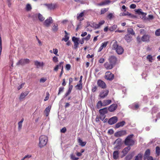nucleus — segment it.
Masks as SVG:
<instances>
[{
	"instance_id": "nucleus-1",
	"label": "nucleus",
	"mask_w": 160,
	"mask_h": 160,
	"mask_svg": "<svg viewBox=\"0 0 160 160\" xmlns=\"http://www.w3.org/2000/svg\"><path fill=\"white\" fill-rule=\"evenodd\" d=\"M112 47L113 49L115 50L118 54L121 55L123 53V48L121 46L118 45L116 41L114 42Z\"/></svg>"
},
{
	"instance_id": "nucleus-2",
	"label": "nucleus",
	"mask_w": 160,
	"mask_h": 160,
	"mask_svg": "<svg viewBox=\"0 0 160 160\" xmlns=\"http://www.w3.org/2000/svg\"><path fill=\"white\" fill-rule=\"evenodd\" d=\"M39 146L40 148L44 146L46 144L48 140L47 136L45 135H41L39 139Z\"/></svg>"
},
{
	"instance_id": "nucleus-3",
	"label": "nucleus",
	"mask_w": 160,
	"mask_h": 160,
	"mask_svg": "<svg viewBox=\"0 0 160 160\" xmlns=\"http://www.w3.org/2000/svg\"><path fill=\"white\" fill-rule=\"evenodd\" d=\"M134 136L133 134H131L128 135L124 140V144L126 146H132L134 143V141L132 139Z\"/></svg>"
},
{
	"instance_id": "nucleus-4",
	"label": "nucleus",
	"mask_w": 160,
	"mask_h": 160,
	"mask_svg": "<svg viewBox=\"0 0 160 160\" xmlns=\"http://www.w3.org/2000/svg\"><path fill=\"white\" fill-rule=\"evenodd\" d=\"M114 78V75L110 72L108 71L106 72L105 76V78L108 80L112 81Z\"/></svg>"
},
{
	"instance_id": "nucleus-5",
	"label": "nucleus",
	"mask_w": 160,
	"mask_h": 160,
	"mask_svg": "<svg viewBox=\"0 0 160 160\" xmlns=\"http://www.w3.org/2000/svg\"><path fill=\"white\" fill-rule=\"evenodd\" d=\"M126 134V130H123L116 132L114 134V136L116 137H118L125 136Z\"/></svg>"
},
{
	"instance_id": "nucleus-6",
	"label": "nucleus",
	"mask_w": 160,
	"mask_h": 160,
	"mask_svg": "<svg viewBox=\"0 0 160 160\" xmlns=\"http://www.w3.org/2000/svg\"><path fill=\"white\" fill-rule=\"evenodd\" d=\"M53 22V20L51 17L47 18L43 22L44 25L46 27H49L50 24Z\"/></svg>"
},
{
	"instance_id": "nucleus-7",
	"label": "nucleus",
	"mask_w": 160,
	"mask_h": 160,
	"mask_svg": "<svg viewBox=\"0 0 160 160\" xmlns=\"http://www.w3.org/2000/svg\"><path fill=\"white\" fill-rule=\"evenodd\" d=\"M118 121V118L116 116H113L109 119L108 122L109 125H112L116 123Z\"/></svg>"
},
{
	"instance_id": "nucleus-8",
	"label": "nucleus",
	"mask_w": 160,
	"mask_h": 160,
	"mask_svg": "<svg viewBox=\"0 0 160 160\" xmlns=\"http://www.w3.org/2000/svg\"><path fill=\"white\" fill-rule=\"evenodd\" d=\"M29 60L28 59H22L19 60L18 62L16 63L17 65H23L29 63Z\"/></svg>"
},
{
	"instance_id": "nucleus-9",
	"label": "nucleus",
	"mask_w": 160,
	"mask_h": 160,
	"mask_svg": "<svg viewBox=\"0 0 160 160\" xmlns=\"http://www.w3.org/2000/svg\"><path fill=\"white\" fill-rule=\"evenodd\" d=\"M109 62L114 66L116 62L117 58L116 57L114 56H111L109 59Z\"/></svg>"
},
{
	"instance_id": "nucleus-10",
	"label": "nucleus",
	"mask_w": 160,
	"mask_h": 160,
	"mask_svg": "<svg viewBox=\"0 0 160 160\" xmlns=\"http://www.w3.org/2000/svg\"><path fill=\"white\" fill-rule=\"evenodd\" d=\"M97 83L99 87L102 88L104 89L106 87V85L105 83L101 80H98L97 81Z\"/></svg>"
},
{
	"instance_id": "nucleus-11",
	"label": "nucleus",
	"mask_w": 160,
	"mask_h": 160,
	"mask_svg": "<svg viewBox=\"0 0 160 160\" xmlns=\"http://www.w3.org/2000/svg\"><path fill=\"white\" fill-rule=\"evenodd\" d=\"M117 106L116 104H113L108 107V110L110 112H113L117 108Z\"/></svg>"
},
{
	"instance_id": "nucleus-12",
	"label": "nucleus",
	"mask_w": 160,
	"mask_h": 160,
	"mask_svg": "<svg viewBox=\"0 0 160 160\" xmlns=\"http://www.w3.org/2000/svg\"><path fill=\"white\" fill-rule=\"evenodd\" d=\"M108 109L107 107L104 108H103L100 109L99 110V112L100 115H105L108 112Z\"/></svg>"
},
{
	"instance_id": "nucleus-13",
	"label": "nucleus",
	"mask_w": 160,
	"mask_h": 160,
	"mask_svg": "<svg viewBox=\"0 0 160 160\" xmlns=\"http://www.w3.org/2000/svg\"><path fill=\"white\" fill-rule=\"evenodd\" d=\"M109 91L108 90H106L101 92L99 95V97L101 98H103L107 96L108 93Z\"/></svg>"
},
{
	"instance_id": "nucleus-14",
	"label": "nucleus",
	"mask_w": 160,
	"mask_h": 160,
	"mask_svg": "<svg viewBox=\"0 0 160 160\" xmlns=\"http://www.w3.org/2000/svg\"><path fill=\"white\" fill-rule=\"evenodd\" d=\"M104 66V67L107 69H111L113 68L114 65L109 62H105Z\"/></svg>"
},
{
	"instance_id": "nucleus-15",
	"label": "nucleus",
	"mask_w": 160,
	"mask_h": 160,
	"mask_svg": "<svg viewBox=\"0 0 160 160\" xmlns=\"http://www.w3.org/2000/svg\"><path fill=\"white\" fill-rule=\"evenodd\" d=\"M124 38L127 42H130L132 40V37L129 34H127L124 37Z\"/></svg>"
},
{
	"instance_id": "nucleus-16",
	"label": "nucleus",
	"mask_w": 160,
	"mask_h": 160,
	"mask_svg": "<svg viewBox=\"0 0 160 160\" xmlns=\"http://www.w3.org/2000/svg\"><path fill=\"white\" fill-rule=\"evenodd\" d=\"M149 35L144 34L142 37L141 40L143 42H148L149 41Z\"/></svg>"
},
{
	"instance_id": "nucleus-17",
	"label": "nucleus",
	"mask_w": 160,
	"mask_h": 160,
	"mask_svg": "<svg viewBox=\"0 0 160 160\" xmlns=\"http://www.w3.org/2000/svg\"><path fill=\"white\" fill-rule=\"evenodd\" d=\"M44 5L46 6L48 9L49 10L54 9L56 8V5L55 4H45Z\"/></svg>"
},
{
	"instance_id": "nucleus-18",
	"label": "nucleus",
	"mask_w": 160,
	"mask_h": 160,
	"mask_svg": "<svg viewBox=\"0 0 160 160\" xmlns=\"http://www.w3.org/2000/svg\"><path fill=\"white\" fill-rule=\"evenodd\" d=\"M125 124L126 122L124 121H122L118 122L115 125V128H118L120 127H123L125 125Z\"/></svg>"
},
{
	"instance_id": "nucleus-19",
	"label": "nucleus",
	"mask_w": 160,
	"mask_h": 160,
	"mask_svg": "<svg viewBox=\"0 0 160 160\" xmlns=\"http://www.w3.org/2000/svg\"><path fill=\"white\" fill-rule=\"evenodd\" d=\"M29 92V91H26L24 92H22L21 93L19 97V99L22 100L28 94Z\"/></svg>"
},
{
	"instance_id": "nucleus-20",
	"label": "nucleus",
	"mask_w": 160,
	"mask_h": 160,
	"mask_svg": "<svg viewBox=\"0 0 160 160\" xmlns=\"http://www.w3.org/2000/svg\"><path fill=\"white\" fill-rule=\"evenodd\" d=\"M150 151L149 149H148L145 151L144 154L143 159L144 160L146 159L147 158L150 157Z\"/></svg>"
},
{
	"instance_id": "nucleus-21",
	"label": "nucleus",
	"mask_w": 160,
	"mask_h": 160,
	"mask_svg": "<svg viewBox=\"0 0 160 160\" xmlns=\"http://www.w3.org/2000/svg\"><path fill=\"white\" fill-rule=\"evenodd\" d=\"M131 147L130 146H128L125 148L122 151V152L123 153V155L125 156L128 153V151L130 150Z\"/></svg>"
},
{
	"instance_id": "nucleus-22",
	"label": "nucleus",
	"mask_w": 160,
	"mask_h": 160,
	"mask_svg": "<svg viewBox=\"0 0 160 160\" xmlns=\"http://www.w3.org/2000/svg\"><path fill=\"white\" fill-rule=\"evenodd\" d=\"M78 141L79 143V145L82 147L84 146L87 143L86 142H83L80 138H78Z\"/></svg>"
},
{
	"instance_id": "nucleus-23",
	"label": "nucleus",
	"mask_w": 160,
	"mask_h": 160,
	"mask_svg": "<svg viewBox=\"0 0 160 160\" xmlns=\"http://www.w3.org/2000/svg\"><path fill=\"white\" fill-rule=\"evenodd\" d=\"M110 1L109 0H106L104 2H102L101 3H97V5L98 6H102L106 5L108 4Z\"/></svg>"
},
{
	"instance_id": "nucleus-24",
	"label": "nucleus",
	"mask_w": 160,
	"mask_h": 160,
	"mask_svg": "<svg viewBox=\"0 0 160 160\" xmlns=\"http://www.w3.org/2000/svg\"><path fill=\"white\" fill-rule=\"evenodd\" d=\"M119 157V152L118 151H114L113 152V158L115 159H117Z\"/></svg>"
},
{
	"instance_id": "nucleus-25",
	"label": "nucleus",
	"mask_w": 160,
	"mask_h": 160,
	"mask_svg": "<svg viewBox=\"0 0 160 160\" xmlns=\"http://www.w3.org/2000/svg\"><path fill=\"white\" fill-rule=\"evenodd\" d=\"M129 107L130 108H132V109H137L139 108V106L137 104L133 103L131 105H130Z\"/></svg>"
},
{
	"instance_id": "nucleus-26",
	"label": "nucleus",
	"mask_w": 160,
	"mask_h": 160,
	"mask_svg": "<svg viewBox=\"0 0 160 160\" xmlns=\"http://www.w3.org/2000/svg\"><path fill=\"white\" fill-rule=\"evenodd\" d=\"M34 64L37 67V68H38V67L42 66L43 64V62H41L37 61L34 62Z\"/></svg>"
},
{
	"instance_id": "nucleus-27",
	"label": "nucleus",
	"mask_w": 160,
	"mask_h": 160,
	"mask_svg": "<svg viewBox=\"0 0 160 160\" xmlns=\"http://www.w3.org/2000/svg\"><path fill=\"white\" fill-rule=\"evenodd\" d=\"M51 108V106H49L47 107L45 110L46 115V116H48L49 115L50 109Z\"/></svg>"
},
{
	"instance_id": "nucleus-28",
	"label": "nucleus",
	"mask_w": 160,
	"mask_h": 160,
	"mask_svg": "<svg viewBox=\"0 0 160 160\" xmlns=\"http://www.w3.org/2000/svg\"><path fill=\"white\" fill-rule=\"evenodd\" d=\"M103 106H105L108 105L111 103L112 101L111 100H105L103 101Z\"/></svg>"
},
{
	"instance_id": "nucleus-29",
	"label": "nucleus",
	"mask_w": 160,
	"mask_h": 160,
	"mask_svg": "<svg viewBox=\"0 0 160 160\" xmlns=\"http://www.w3.org/2000/svg\"><path fill=\"white\" fill-rule=\"evenodd\" d=\"M142 154L141 153H139L135 157V160H142Z\"/></svg>"
},
{
	"instance_id": "nucleus-30",
	"label": "nucleus",
	"mask_w": 160,
	"mask_h": 160,
	"mask_svg": "<svg viewBox=\"0 0 160 160\" xmlns=\"http://www.w3.org/2000/svg\"><path fill=\"white\" fill-rule=\"evenodd\" d=\"M120 15L122 16L127 15V16H130L131 17H133L132 14L131 13H130L128 12H123V13H121L120 14Z\"/></svg>"
},
{
	"instance_id": "nucleus-31",
	"label": "nucleus",
	"mask_w": 160,
	"mask_h": 160,
	"mask_svg": "<svg viewBox=\"0 0 160 160\" xmlns=\"http://www.w3.org/2000/svg\"><path fill=\"white\" fill-rule=\"evenodd\" d=\"M85 12V11H83L82 12H81L80 14H78L77 15V18L78 20H79L80 18L82 17L84 15V13Z\"/></svg>"
},
{
	"instance_id": "nucleus-32",
	"label": "nucleus",
	"mask_w": 160,
	"mask_h": 160,
	"mask_svg": "<svg viewBox=\"0 0 160 160\" xmlns=\"http://www.w3.org/2000/svg\"><path fill=\"white\" fill-rule=\"evenodd\" d=\"M158 111V108L156 106H154L152 108V114L153 115V113H155Z\"/></svg>"
},
{
	"instance_id": "nucleus-33",
	"label": "nucleus",
	"mask_w": 160,
	"mask_h": 160,
	"mask_svg": "<svg viewBox=\"0 0 160 160\" xmlns=\"http://www.w3.org/2000/svg\"><path fill=\"white\" fill-rule=\"evenodd\" d=\"M122 139L120 138H118L113 143V144L117 143V144L122 145L121 144Z\"/></svg>"
},
{
	"instance_id": "nucleus-34",
	"label": "nucleus",
	"mask_w": 160,
	"mask_h": 160,
	"mask_svg": "<svg viewBox=\"0 0 160 160\" xmlns=\"http://www.w3.org/2000/svg\"><path fill=\"white\" fill-rule=\"evenodd\" d=\"M127 31L128 33V34H131L132 35L135 34V32L133 31V30L132 28H128L127 29Z\"/></svg>"
},
{
	"instance_id": "nucleus-35",
	"label": "nucleus",
	"mask_w": 160,
	"mask_h": 160,
	"mask_svg": "<svg viewBox=\"0 0 160 160\" xmlns=\"http://www.w3.org/2000/svg\"><path fill=\"white\" fill-rule=\"evenodd\" d=\"M117 28V26L114 24L109 28V30L110 31H113Z\"/></svg>"
},
{
	"instance_id": "nucleus-36",
	"label": "nucleus",
	"mask_w": 160,
	"mask_h": 160,
	"mask_svg": "<svg viewBox=\"0 0 160 160\" xmlns=\"http://www.w3.org/2000/svg\"><path fill=\"white\" fill-rule=\"evenodd\" d=\"M38 16L39 20L41 22L43 21L45 19L44 18L40 13L38 14Z\"/></svg>"
},
{
	"instance_id": "nucleus-37",
	"label": "nucleus",
	"mask_w": 160,
	"mask_h": 160,
	"mask_svg": "<svg viewBox=\"0 0 160 160\" xmlns=\"http://www.w3.org/2000/svg\"><path fill=\"white\" fill-rule=\"evenodd\" d=\"M58 25L57 24L56 25H54L53 26L52 30L54 32H56L58 30Z\"/></svg>"
},
{
	"instance_id": "nucleus-38",
	"label": "nucleus",
	"mask_w": 160,
	"mask_h": 160,
	"mask_svg": "<svg viewBox=\"0 0 160 160\" xmlns=\"http://www.w3.org/2000/svg\"><path fill=\"white\" fill-rule=\"evenodd\" d=\"M156 153L157 156H159L160 154V148L158 146L156 147Z\"/></svg>"
},
{
	"instance_id": "nucleus-39",
	"label": "nucleus",
	"mask_w": 160,
	"mask_h": 160,
	"mask_svg": "<svg viewBox=\"0 0 160 160\" xmlns=\"http://www.w3.org/2000/svg\"><path fill=\"white\" fill-rule=\"evenodd\" d=\"M122 145L117 144L113 148V149L115 150H120L121 148Z\"/></svg>"
},
{
	"instance_id": "nucleus-40",
	"label": "nucleus",
	"mask_w": 160,
	"mask_h": 160,
	"mask_svg": "<svg viewBox=\"0 0 160 160\" xmlns=\"http://www.w3.org/2000/svg\"><path fill=\"white\" fill-rule=\"evenodd\" d=\"M75 88L77 89L81 90L82 88V84H78L77 85L75 86Z\"/></svg>"
},
{
	"instance_id": "nucleus-41",
	"label": "nucleus",
	"mask_w": 160,
	"mask_h": 160,
	"mask_svg": "<svg viewBox=\"0 0 160 160\" xmlns=\"http://www.w3.org/2000/svg\"><path fill=\"white\" fill-rule=\"evenodd\" d=\"M72 40L73 42H79V38L73 37L72 38Z\"/></svg>"
},
{
	"instance_id": "nucleus-42",
	"label": "nucleus",
	"mask_w": 160,
	"mask_h": 160,
	"mask_svg": "<svg viewBox=\"0 0 160 160\" xmlns=\"http://www.w3.org/2000/svg\"><path fill=\"white\" fill-rule=\"evenodd\" d=\"M132 156L131 154L127 155L125 158V160H130L132 158Z\"/></svg>"
},
{
	"instance_id": "nucleus-43",
	"label": "nucleus",
	"mask_w": 160,
	"mask_h": 160,
	"mask_svg": "<svg viewBox=\"0 0 160 160\" xmlns=\"http://www.w3.org/2000/svg\"><path fill=\"white\" fill-rule=\"evenodd\" d=\"M155 35L156 36H160V28L156 30L155 32Z\"/></svg>"
},
{
	"instance_id": "nucleus-44",
	"label": "nucleus",
	"mask_w": 160,
	"mask_h": 160,
	"mask_svg": "<svg viewBox=\"0 0 160 160\" xmlns=\"http://www.w3.org/2000/svg\"><path fill=\"white\" fill-rule=\"evenodd\" d=\"M32 9L31 5L29 4H27L26 5V9L28 11H29Z\"/></svg>"
},
{
	"instance_id": "nucleus-45",
	"label": "nucleus",
	"mask_w": 160,
	"mask_h": 160,
	"mask_svg": "<svg viewBox=\"0 0 160 160\" xmlns=\"http://www.w3.org/2000/svg\"><path fill=\"white\" fill-rule=\"evenodd\" d=\"M147 59L148 60V61L150 62H152V56L151 55H148L147 56Z\"/></svg>"
},
{
	"instance_id": "nucleus-46",
	"label": "nucleus",
	"mask_w": 160,
	"mask_h": 160,
	"mask_svg": "<svg viewBox=\"0 0 160 160\" xmlns=\"http://www.w3.org/2000/svg\"><path fill=\"white\" fill-rule=\"evenodd\" d=\"M64 88L63 87H61L59 88L58 92V95H59L60 93L63 92Z\"/></svg>"
},
{
	"instance_id": "nucleus-47",
	"label": "nucleus",
	"mask_w": 160,
	"mask_h": 160,
	"mask_svg": "<svg viewBox=\"0 0 160 160\" xmlns=\"http://www.w3.org/2000/svg\"><path fill=\"white\" fill-rule=\"evenodd\" d=\"M108 8H105L101 9V14H102L108 11Z\"/></svg>"
},
{
	"instance_id": "nucleus-48",
	"label": "nucleus",
	"mask_w": 160,
	"mask_h": 160,
	"mask_svg": "<svg viewBox=\"0 0 160 160\" xmlns=\"http://www.w3.org/2000/svg\"><path fill=\"white\" fill-rule=\"evenodd\" d=\"M69 39V37L67 35H65L64 36V38L62 39V40H64L65 42H67Z\"/></svg>"
},
{
	"instance_id": "nucleus-49",
	"label": "nucleus",
	"mask_w": 160,
	"mask_h": 160,
	"mask_svg": "<svg viewBox=\"0 0 160 160\" xmlns=\"http://www.w3.org/2000/svg\"><path fill=\"white\" fill-rule=\"evenodd\" d=\"M74 45V49H76L78 48V46L79 44V42H73Z\"/></svg>"
},
{
	"instance_id": "nucleus-50",
	"label": "nucleus",
	"mask_w": 160,
	"mask_h": 160,
	"mask_svg": "<svg viewBox=\"0 0 160 160\" xmlns=\"http://www.w3.org/2000/svg\"><path fill=\"white\" fill-rule=\"evenodd\" d=\"M47 80L46 78H41L40 80V82L42 83L44 82Z\"/></svg>"
},
{
	"instance_id": "nucleus-51",
	"label": "nucleus",
	"mask_w": 160,
	"mask_h": 160,
	"mask_svg": "<svg viewBox=\"0 0 160 160\" xmlns=\"http://www.w3.org/2000/svg\"><path fill=\"white\" fill-rule=\"evenodd\" d=\"M71 159L73 160H77L78 159V158L76 157L75 155L72 154L71 155Z\"/></svg>"
},
{
	"instance_id": "nucleus-52",
	"label": "nucleus",
	"mask_w": 160,
	"mask_h": 160,
	"mask_svg": "<svg viewBox=\"0 0 160 160\" xmlns=\"http://www.w3.org/2000/svg\"><path fill=\"white\" fill-rule=\"evenodd\" d=\"M107 44V42H104L102 43L101 46L102 47V48H105L106 47Z\"/></svg>"
},
{
	"instance_id": "nucleus-53",
	"label": "nucleus",
	"mask_w": 160,
	"mask_h": 160,
	"mask_svg": "<svg viewBox=\"0 0 160 160\" xmlns=\"http://www.w3.org/2000/svg\"><path fill=\"white\" fill-rule=\"evenodd\" d=\"M74 1L77 2H80L81 4H84L85 3L84 0H74Z\"/></svg>"
},
{
	"instance_id": "nucleus-54",
	"label": "nucleus",
	"mask_w": 160,
	"mask_h": 160,
	"mask_svg": "<svg viewBox=\"0 0 160 160\" xmlns=\"http://www.w3.org/2000/svg\"><path fill=\"white\" fill-rule=\"evenodd\" d=\"M106 117L105 115H100L99 118L102 121L104 120Z\"/></svg>"
},
{
	"instance_id": "nucleus-55",
	"label": "nucleus",
	"mask_w": 160,
	"mask_h": 160,
	"mask_svg": "<svg viewBox=\"0 0 160 160\" xmlns=\"http://www.w3.org/2000/svg\"><path fill=\"white\" fill-rule=\"evenodd\" d=\"M53 53L56 56H58V50L57 48L53 49Z\"/></svg>"
},
{
	"instance_id": "nucleus-56",
	"label": "nucleus",
	"mask_w": 160,
	"mask_h": 160,
	"mask_svg": "<svg viewBox=\"0 0 160 160\" xmlns=\"http://www.w3.org/2000/svg\"><path fill=\"white\" fill-rule=\"evenodd\" d=\"M67 130L66 128V127H64L63 128L60 130L61 132L62 133H65L66 132Z\"/></svg>"
},
{
	"instance_id": "nucleus-57",
	"label": "nucleus",
	"mask_w": 160,
	"mask_h": 160,
	"mask_svg": "<svg viewBox=\"0 0 160 160\" xmlns=\"http://www.w3.org/2000/svg\"><path fill=\"white\" fill-rule=\"evenodd\" d=\"M136 12L139 15H140L142 12V10L141 9H138L136 10Z\"/></svg>"
},
{
	"instance_id": "nucleus-58",
	"label": "nucleus",
	"mask_w": 160,
	"mask_h": 160,
	"mask_svg": "<svg viewBox=\"0 0 160 160\" xmlns=\"http://www.w3.org/2000/svg\"><path fill=\"white\" fill-rule=\"evenodd\" d=\"M25 84V83H22L20 85H19L18 87V90H19L21 88H22V87L24 86V85Z\"/></svg>"
},
{
	"instance_id": "nucleus-59",
	"label": "nucleus",
	"mask_w": 160,
	"mask_h": 160,
	"mask_svg": "<svg viewBox=\"0 0 160 160\" xmlns=\"http://www.w3.org/2000/svg\"><path fill=\"white\" fill-rule=\"evenodd\" d=\"M113 17V15L112 13H109L107 16V17L110 20H111Z\"/></svg>"
},
{
	"instance_id": "nucleus-60",
	"label": "nucleus",
	"mask_w": 160,
	"mask_h": 160,
	"mask_svg": "<svg viewBox=\"0 0 160 160\" xmlns=\"http://www.w3.org/2000/svg\"><path fill=\"white\" fill-rule=\"evenodd\" d=\"M66 68L67 70H69L70 69L71 65L69 64H67L66 65Z\"/></svg>"
},
{
	"instance_id": "nucleus-61",
	"label": "nucleus",
	"mask_w": 160,
	"mask_h": 160,
	"mask_svg": "<svg viewBox=\"0 0 160 160\" xmlns=\"http://www.w3.org/2000/svg\"><path fill=\"white\" fill-rule=\"evenodd\" d=\"M154 18L153 16L152 15H149L148 16V18L147 19L148 20H152Z\"/></svg>"
},
{
	"instance_id": "nucleus-62",
	"label": "nucleus",
	"mask_w": 160,
	"mask_h": 160,
	"mask_svg": "<svg viewBox=\"0 0 160 160\" xmlns=\"http://www.w3.org/2000/svg\"><path fill=\"white\" fill-rule=\"evenodd\" d=\"M49 93L48 92L47 93V95L46 97H45V99H44V101H46L48 100V98H49Z\"/></svg>"
},
{
	"instance_id": "nucleus-63",
	"label": "nucleus",
	"mask_w": 160,
	"mask_h": 160,
	"mask_svg": "<svg viewBox=\"0 0 160 160\" xmlns=\"http://www.w3.org/2000/svg\"><path fill=\"white\" fill-rule=\"evenodd\" d=\"M52 60L53 61H54L55 62H57L58 61V58L56 56H54Z\"/></svg>"
},
{
	"instance_id": "nucleus-64",
	"label": "nucleus",
	"mask_w": 160,
	"mask_h": 160,
	"mask_svg": "<svg viewBox=\"0 0 160 160\" xmlns=\"http://www.w3.org/2000/svg\"><path fill=\"white\" fill-rule=\"evenodd\" d=\"M105 21L104 20H102L99 22L98 24L100 26H100L103 25Z\"/></svg>"
}]
</instances>
